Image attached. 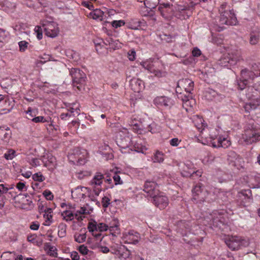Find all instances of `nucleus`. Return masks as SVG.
Here are the masks:
<instances>
[{"label": "nucleus", "instance_id": "obj_1", "mask_svg": "<svg viewBox=\"0 0 260 260\" xmlns=\"http://www.w3.org/2000/svg\"><path fill=\"white\" fill-rule=\"evenodd\" d=\"M242 138L247 144L260 141V129H257V124L253 120L247 122Z\"/></svg>", "mask_w": 260, "mask_h": 260}, {"label": "nucleus", "instance_id": "obj_2", "mask_svg": "<svg viewBox=\"0 0 260 260\" xmlns=\"http://www.w3.org/2000/svg\"><path fill=\"white\" fill-rule=\"evenodd\" d=\"M227 246L232 250H238L249 245L248 241L239 236H228L224 239Z\"/></svg>", "mask_w": 260, "mask_h": 260}, {"label": "nucleus", "instance_id": "obj_3", "mask_svg": "<svg viewBox=\"0 0 260 260\" xmlns=\"http://www.w3.org/2000/svg\"><path fill=\"white\" fill-rule=\"evenodd\" d=\"M192 192V200L194 203L198 204L202 203L204 201L210 202V200L208 199L209 193L201 184L194 186Z\"/></svg>", "mask_w": 260, "mask_h": 260}, {"label": "nucleus", "instance_id": "obj_4", "mask_svg": "<svg viewBox=\"0 0 260 260\" xmlns=\"http://www.w3.org/2000/svg\"><path fill=\"white\" fill-rule=\"evenodd\" d=\"M70 75L72 78L73 86L81 90L86 78L85 74L79 69L72 68L70 71Z\"/></svg>", "mask_w": 260, "mask_h": 260}, {"label": "nucleus", "instance_id": "obj_5", "mask_svg": "<svg viewBox=\"0 0 260 260\" xmlns=\"http://www.w3.org/2000/svg\"><path fill=\"white\" fill-rule=\"evenodd\" d=\"M42 27L45 35L51 38L56 37L59 32L58 27L54 22L44 20L42 22Z\"/></svg>", "mask_w": 260, "mask_h": 260}, {"label": "nucleus", "instance_id": "obj_6", "mask_svg": "<svg viewBox=\"0 0 260 260\" xmlns=\"http://www.w3.org/2000/svg\"><path fill=\"white\" fill-rule=\"evenodd\" d=\"M104 177L101 173H97L93 179L90 182V185L92 186L93 192L95 196H98L102 189L99 186H100L103 182Z\"/></svg>", "mask_w": 260, "mask_h": 260}, {"label": "nucleus", "instance_id": "obj_7", "mask_svg": "<svg viewBox=\"0 0 260 260\" xmlns=\"http://www.w3.org/2000/svg\"><path fill=\"white\" fill-rule=\"evenodd\" d=\"M237 197L242 206H247L252 200L251 190L250 189L242 190L238 192Z\"/></svg>", "mask_w": 260, "mask_h": 260}, {"label": "nucleus", "instance_id": "obj_8", "mask_svg": "<svg viewBox=\"0 0 260 260\" xmlns=\"http://www.w3.org/2000/svg\"><path fill=\"white\" fill-rule=\"evenodd\" d=\"M219 22L221 24L235 25L237 23V20L234 11L227 12L220 15Z\"/></svg>", "mask_w": 260, "mask_h": 260}, {"label": "nucleus", "instance_id": "obj_9", "mask_svg": "<svg viewBox=\"0 0 260 260\" xmlns=\"http://www.w3.org/2000/svg\"><path fill=\"white\" fill-rule=\"evenodd\" d=\"M193 87L194 83L192 81L187 78L182 79L179 80L177 83L176 92H179V88L184 90V92H191L193 90Z\"/></svg>", "mask_w": 260, "mask_h": 260}, {"label": "nucleus", "instance_id": "obj_10", "mask_svg": "<svg viewBox=\"0 0 260 260\" xmlns=\"http://www.w3.org/2000/svg\"><path fill=\"white\" fill-rule=\"evenodd\" d=\"M154 204L160 209H165L169 204L168 198L163 193L158 192L156 196L152 197Z\"/></svg>", "mask_w": 260, "mask_h": 260}, {"label": "nucleus", "instance_id": "obj_11", "mask_svg": "<svg viewBox=\"0 0 260 260\" xmlns=\"http://www.w3.org/2000/svg\"><path fill=\"white\" fill-rule=\"evenodd\" d=\"M143 190L150 197L156 196L158 194L159 190L156 183L153 181H146L144 186Z\"/></svg>", "mask_w": 260, "mask_h": 260}, {"label": "nucleus", "instance_id": "obj_12", "mask_svg": "<svg viewBox=\"0 0 260 260\" xmlns=\"http://www.w3.org/2000/svg\"><path fill=\"white\" fill-rule=\"evenodd\" d=\"M74 155L79 165H84L86 161L88 152L84 149L77 148L74 150Z\"/></svg>", "mask_w": 260, "mask_h": 260}, {"label": "nucleus", "instance_id": "obj_13", "mask_svg": "<svg viewBox=\"0 0 260 260\" xmlns=\"http://www.w3.org/2000/svg\"><path fill=\"white\" fill-rule=\"evenodd\" d=\"M154 105L158 107L170 108L173 105L172 100L165 96H157L153 101Z\"/></svg>", "mask_w": 260, "mask_h": 260}, {"label": "nucleus", "instance_id": "obj_14", "mask_svg": "<svg viewBox=\"0 0 260 260\" xmlns=\"http://www.w3.org/2000/svg\"><path fill=\"white\" fill-rule=\"evenodd\" d=\"M238 60L237 57H232L229 54L221 57L218 61V64L221 67H229V66L235 64Z\"/></svg>", "mask_w": 260, "mask_h": 260}, {"label": "nucleus", "instance_id": "obj_15", "mask_svg": "<svg viewBox=\"0 0 260 260\" xmlns=\"http://www.w3.org/2000/svg\"><path fill=\"white\" fill-rule=\"evenodd\" d=\"M131 142V138L128 136H122L120 134L119 136H117L116 143L121 150L129 148Z\"/></svg>", "mask_w": 260, "mask_h": 260}, {"label": "nucleus", "instance_id": "obj_16", "mask_svg": "<svg viewBox=\"0 0 260 260\" xmlns=\"http://www.w3.org/2000/svg\"><path fill=\"white\" fill-rule=\"evenodd\" d=\"M130 86L136 92H139L144 87V82L138 78H133L129 81Z\"/></svg>", "mask_w": 260, "mask_h": 260}, {"label": "nucleus", "instance_id": "obj_17", "mask_svg": "<svg viewBox=\"0 0 260 260\" xmlns=\"http://www.w3.org/2000/svg\"><path fill=\"white\" fill-rule=\"evenodd\" d=\"M190 223L185 220H180L177 223L178 231L183 236L186 235L190 230Z\"/></svg>", "mask_w": 260, "mask_h": 260}, {"label": "nucleus", "instance_id": "obj_18", "mask_svg": "<svg viewBox=\"0 0 260 260\" xmlns=\"http://www.w3.org/2000/svg\"><path fill=\"white\" fill-rule=\"evenodd\" d=\"M231 145V142L225 138H222L219 136L217 138V142L213 141L212 142V145L213 147H223L224 148L228 147Z\"/></svg>", "mask_w": 260, "mask_h": 260}, {"label": "nucleus", "instance_id": "obj_19", "mask_svg": "<svg viewBox=\"0 0 260 260\" xmlns=\"http://www.w3.org/2000/svg\"><path fill=\"white\" fill-rule=\"evenodd\" d=\"M125 238L128 243L136 244L139 241L140 235L138 233L132 231L128 233V235H126Z\"/></svg>", "mask_w": 260, "mask_h": 260}, {"label": "nucleus", "instance_id": "obj_20", "mask_svg": "<svg viewBox=\"0 0 260 260\" xmlns=\"http://www.w3.org/2000/svg\"><path fill=\"white\" fill-rule=\"evenodd\" d=\"M259 105L260 99L257 98L246 103L244 106V108L246 112H250L251 111L256 109Z\"/></svg>", "mask_w": 260, "mask_h": 260}, {"label": "nucleus", "instance_id": "obj_21", "mask_svg": "<svg viewBox=\"0 0 260 260\" xmlns=\"http://www.w3.org/2000/svg\"><path fill=\"white\" fill-rule=\"evenodd\" d=\"M0 138L6 143H8L11 138V133L9 128L6 129L0 128Z\"/></svg>", "mask_w": 260, "mask_h": 260}, {"label": "nucleus", "instance_id": "obj_22", "mask_svg": "<svg viewBox=\"0 0 260 260\" xmlns=\"http://www.w3.org/2000/svg\"><path fill=\"white\" fill-rule=\"evenodd\" d=\"M195 169L193 164L190 161H187L183 165L181 174L183 176L187 177L186 174L191 173L192 171L193 172Z\"/></svg>", "mask_w": 260, "mask_h": 260}, {"label": "nucleus", "instance_id": "obj_23", "mask_svg": "<svg viewBox=\"0 0 260 260\" xmlns=\"http://www.w3.org/2000/svg\"><path fill=\"white\" fill-rule=\"evenodd\" d=\"M87 229L90 232L92 233V235L96 238H99L101 236L100 233H94L97 232V222L95 221L89 222L88 224Z\"/></svg>", "mask_w": 260, "mask_h": 260}, {"label": "nucleus", "instance_id": "obj_24", "mask_svg": "<svg viewBox=\"0 0 260 260\" xmlns=\"http://www.w3.org/2000/svg\"><path fill=\"white\" fill-rule=\"evenodd\" d=\"M218 11L220 15L223 14H225L227 12H231L233 11V10L227 3L223 2L219 7Z\"/></svg>", "mask_w": 260, "mask_h": 260}, {"label": "nucleus", "instance_id": "obj_25", "mask_svg": "<svg viewBox=\"0 0 260 260\" xmlns=\"http://www.w3.org/2000/svg\"><path fill=\"white\" fill-rule=\"evenodd\" d=\"M259 40V32L252 31L250 34L249 43L252 45H256Z\"/></svg>", "mask_w": 260, "mask_h": 260}, {"label": "nucleus", "instance_id": "obj_26", "mask_svg": "<svg viewBox=\"0 0 260 260\" xmlns=\"http://www.w3.org/2000/svg\"><path fill=\"white\" fill-rule=\"evenodd\" d=\"M178 97L183 102H187L192 99V93L189 92L180 91L178 93Z\"/></svg>", "mask_w": 260, "mask_h": 260}, {"label": "nucleus", "instance_id": "obj_27", "mask_svg": "<svg viewBox=\"0 0 260 260\" xmlns=\"http://www.w3.org/2000/svg\"><path fill=\"white\" fill-rule=\"evenodd\" d=\"M8 188L5 187L3 184H0V209L2 208L5 205V197L3 194L7 192Z\"/></svg>", "mask_w": 260, "mask_h": 260}, {"label": "nucleus", "instance_id": "obj_28", "mask_svg": "<svg viewBox=\"0 0 260 260\" xmlns=\"http://www.w3.org/2000/svg\"><path fill=\"white\" fill-rule=\"evenodd\" d=\"M104 13L100 9H95L92 12L90 13V15L93 19H100L102 20Z\"/></svg>", "mask_w": 260, "mask_h": 260}, {"label": "nucleus", "instance_id": "obj_29", "mask_svg": "<svg viewBox=\"0 0 260 260\" xmlns=\"http://www.w3.org/2000/svg\"><path fill=\"white\" fill-rule=\"evenodd\" d=\"M52 209L50 208H47L44 210L45 213L44 214V217L46 219V222L49 221L48 223L45 224V225H49L50 223L52 222L51 219L52 218Z\"/></svg>", "mask_w": 260, "mask_h": 260}, {"label": "nucleus", "instance_id": "obj_30", "mask_svg": "<svg viewBox=\"0 0 260 260\" xmlns=\"http://www.w3.org/2000/svg\"><path fill=\"white\" fill-rule=\"evenodd\" d=\"M152 160L153 162H162L164 160V154L158 150L156 151L154 154Z\"/></svg>", "mask_w": 260, "mask_h": 260}, {"label": "nucleus", "instance_id": "obj_31", "mask_svg": "<svg viewBox=\"0 0 260 260\" xmlns=\"http://www.w3.org/2000/svg\"><path fill=\"white\" fill-rule=\"evenodd\" d=\"M203 172L202 170H198L196 169L192 172L189 173V174H186L187 175V177H190L192 179H199L200 177H201L202 175Z\"/></svg>", "mask_w": 260, "mask_h": 260}, {"label": "nucleus", "instance_id": "obj_32", "mask_svg": "<svg viewBox=\"0 0 260 260\" xmlns=\"http://www.w3.org/2000/svg\"><path fill=\"white\" fill-rule=\"evenodd\" d=\"M61 215L63 216V219L66 221H71L74 219V214L72 212L66 210L61 213Z\"/></svg>", "mask_w": 260, "mask_h": 260}, {"label": "nucleus", "instance_id": "obj_33", "mask_svg": "<svg viewBox=\"0 0 260 260\" xmlns=\"http://www.w3.org/2000/svg\"><path fill=\"white\" fill-rule=\"evenodd\" d=\"M125 249V247L123 245L117 246L116 248L111 247L110 251L111 253L119 256V254L121 253V252L124 250Z\"/></svg>", "mask_w": 260, "mask_h": 260}, {"label": "nucleus", "instance_id": "obj_34", "mask_svg": "<svg viewBox=\"0 0 260 260\" xmlns=\"http://www.w3.org/2000/svg\"><path fill=\"white\" fill-rule=\"evenodd\" d=\"M248 84V80L247 79H240L239 80H237L238 88L240 90L245 89Z\"/></svg>", "mask_w": 260, "mask_h": 260}, {"label": "nucleus", "instance_id": "obj_35", "mask_svg": "<svg viewBox=\"0 0 260 260\" xmlns=\"http://www.w3.org/2000/svg\"><path fill=\"white\" fill-rule=\"evenodd\" d=\"M17 0H5L4 5L10 9H13L16 7Z\"/></svg>", "mask_w": 260, "mask_h": 260}, {"label": "nucleus", "instance_id": "obj_36", "mask_svg": "<svg viewBox=\"0 0 260 260\" xmlns=\"http://www.w3.org/2000/svg\"><path fill=\"white\" fill-rule=\"evenodd\" d=\"M86 234H76L74 235V239L75 240L79 243L84 242L86 240Z\"/></svg>", "mask_w": 260, "mask_h": 260}, {"label": "nucleus", "instance_id": "obj_37", "mask_svg": "<svg viewBox=\"0 0 260 260\" xmlns=\"http://www.w3.org/2000/svg\"><path fill=\"white\" fill-rule=\"evenodd\" d=\"M121 47L120 42L118 40H114L112 38V41L109 46V48L112 50L118 49Z\"/></svg>", "mask_w": 260, "mask_h": 260}, {"label": "nucleus", "instance_id": "obj_38", "mask_svg": "<svg viewBox=\"0 0 260 260\" xmlns=\"http://www.w3.org/2000/svg\"><path fill=\"white\" fill-rule=\"evenodd\" d=\"M251 69L254 74L257 76V73L260 72V63H253L251 64Z\"/></svg>", "mask_w": 260, "mask_h": 260}, {"label": "nucleus", "instance_id": "obj_39", "mask_svg": "<svg viewBox=\"0 0 260 260\" xmlns=\"http://www.w3.org/2000/svg\"><path fill=\"white\" fill-rule=\"evenodd\" d=\"M32 179L36 181L42 182L45 180V177L40 172H39L32 175Z\"/></svg>", "mask_w": 260, "mask_h": 260}, {"label": "nucleus", "instance_id": "obj_40", "mask_svg": "<svg viewBox=\"0 0 260 260\" xmlns=\"http://www.w3.org/2000/svg\"><path fill=\"white\" fill-rule=\"evenodd\" d=\"M43 27L42 26H37L35 28V31L37 34V37L39 40L42 39L43 35Z\"/></svg>", "mask_w": 260, "mask_h": 260}, {"label": "nucleus", "instance_id": "obj_41", "mask_svg": "<svg viewBox=\"0 0 260 260\" xmlns=\"http://www.w3.org/2000/svg\"><path fill=\"white\" fill-rule=\"evenodd\" d=\"M19 50L21 52H24L27 49L28 43L25 41H21L18 43Z\"/></svg>", "mask_w": 260, "mask_h": 260}, {"label": "nucleus", "instance_id": "obj_42", "mask_svg": "<svg viewBox=\"0 0 260 260\" xmlns=\"http://www.w3.org/2000/svg\"><path fill=\"white\" fill-rule=\"evenodd\" d=\"M134 150L138 152L144 153L146 150V148L145 146H140L138 144H135L134 146Z\"/></svg>", "mask_w": 260, "mask_h": 260}, {"label": "nucleus", "instance_id": "obj_43", "mask_svg": "<svg viewBox=\"0 0 260 260\" xmlns=\"http://www.w3.org/2000/svg\"><path fill=\"white\" fill-rule=\"evenodd\" d=\"M141 65L145 69L148 70L150 72L152 69L153 66L150 61H144L141 63Z\"/></svg>", "mask_w": 260, "mask_h": 260}, {"label": "nucleus", "instance_id": "obj_44", "mask_svg": "<svg viewBox=\"0 0 260 260\" xmlns=\"http://www.w3.org/2000/svg\"><path fill=\"white\" fill-rule=\"evenodd\" d=\"M108 229V225L104 223H97V232H100L107 231Z\"/></svg>", "mask_w": 260, "mask_h": 260}, {"label": "nucleus", "instance_id": "obj_45", "mask_svg": "<svg viewBox=\"0 0 260 260\" xmlns=\"http://www.w3.org/2000/svg\"><path fill=\"white\" fill-rule=\"evenodd\" d=\"M149 7L151 8H155L159 3V0H146Z\"/></svg>", "mask_w": 260, "mask_h": 260}, {"label": "nucleus", "instance_id": "obj_46", "mask_svg": "<svg viewBox=\"0 0 260 260\" xmlns=\"http://www.w3.org/2000/svg\"><path fill=\"white\" fill-rule=\"evenodd\" d=\"M32 121L35 123H39V122H42L44 123L46 122H48V120H46L44 117L40 116L38 117H35L34 118H32Z\"/></svg>", "mask_w": 260, "mask_h": 260}, {"label": "nucleus", "instance_id": "obj_47", "mask_svg": "<svg viewBox=\"0 0 260 260\" xmlns=\"http://www.w3.org/2000/svg\"><path fill=\"white\" fill-rule=\"evenodd\" d=\"M43 196L48 200H52L53 199V195L52 193L49 190H45L43 193Z\"/></svg>", "mask_w": 260, "mask_h": 260}, {"label": "nucleus", "instance_id": "obj_48", "mask_svg": "<svg viewBox=\"0 0 260 260\" xmlns=\"http://www.w3.org/2000/svg\"><path fill=\"white\" fill-rule=\"evenodd\" d=\"M110 204V200L109 198L105 196L102 198V204L104 208H107Z\"/></svg>", "mask_w": 260, "mask_h": 260}, {"label": "nucleus", "instance_id": "obj_49", "mask_svg": "<svg viewBox=\"0 0 260 260\" xmlns=\"http://www.w3.org/2000/svg\"><path fill=\"white\" fill-rule=\"evenodd\" d=\"M26 113L27 114V118L29 120H31V121L32 118H34V116L36 115L35 112L32 111V110L30 107L28 108L27 110L26 111Z\"/></svg>", "mask_w": 260, "mask_h": 260}, {"label": "nucleus", "instance_id": "obj_50", "mask_svg": "<svg viewBox=\"0 0 260 260\" xmlns=\"http://www.w3.org/2000/svg\"><path fill=\"white\" fill-rule=\"evenodd\" d=\"M46 247L49 249V253L50 255L53 256H56L57 255V253L55 252L56 248L54 246H52L48 243L46 244Z\"/></svg>", "mask_w": 260, "mask_h": 260}, {"label": "nucleus", "instance_id": "obj_51", "mask_svg": "<svg viewBox=\"0 0 260 260\" xmlns=\"http://www.w3.org/2000/svg\"><path fill=\"white\" fill-rule=\"evenodd\" d=\"M125 24V22L123 20H114L112 22V26L117 28L119 27H120L122 25H124Z\"/></svg>", "mask_w": 260, "mask_h": 260}, {"label": "nucleus", "instance_id": "obj_52", "mask_svg": "<svg viewBox=\"0 0 260 260\" xmlns=\"http://www.w3.org/2000/svg\"><path fill=\"white\" fill-rule=\"evenodd\" d=\"M194 120L197 121V123H195V125L196 126V127L199 129H201L202 127L203 126V119L202 118L200 117L199 116H197V120Z\"/></svg>", "mask_w": 260, "mask_h": 260}, {"label": "nucleus", "instance_id": "obj_53", "mask_svg": "<svg viewBox=\"0 0 260 260\" xmlns=\"http://www.w3.org/2000/svg\"><path fill=\"white\" fill-rule=\"evenodd\" d=\"M250 72L248 70L245 69L242 70L241 71V79H247V77L249 76Z\"/></svg>", "mask_w": 260, "mask_h": 260}, {"label": "nucleus", "instance_id": "obj_54", "mask_svg": "<svg viewBox=\"0 0 260 260\" xmlns=\"http://www.w3.org/2000/svg\"><path fill=\"white\" fill-rule=\"evenodd\" d=\"M129 255H130V251L127 249H126L125 248L124 250H123L121 252V253L119 254V256L120 257L126 258L129 257Z\"/></svg>", "mask_w": 260, "mask_h": 260}, {"label": "nucleus", "instance_id": "obj_55", "mask_svg": "<svg viewBox=\"0 0 260 260\" xmlns=\"http://www.w3.org/2000/svg\"><path fill=\"white\" fill-rule=\"evenodd\" d=\"M79 251L81 253H82L83 255L87 254L88 253V252L89 251L88 249H87V247L85 246L84 245H82L79 246Z\"/></svg>", "mask_w": 260, "mask_h": 260}, {"label": "nucleus", "instance_id": "obj_56", "mask_svg": "<svg viewBox=\"0 0 260 260\" xmlns=\"http://www.w3.org/2000/svg\"><path fill=\"white\" fill-rule=\"evenodd\" d=\"M15 151L13 150H10L8 153L5 154V157L7 159H12L14 157Z\"/></svg>", "mask_w": 260, "mask_h": 260}, {"label": "nucleus", "instance_id": "obj_57", "mask_svg": "<svg viewBox=\"0 0 260 260\" xmlns=\"http://www.w3.org/2000/svg\"><path fill=\"white\" fill-rule=\"evenodd\" d=\"M113 178L115 181V185L121 184L122 183V181H121L120 179V177L117 174H115L113 177Z\"/></svg>", "mask_w": 260, "mask_h": 260}, {"label": "nucleus", "instance_id": "obj_58", "mask_svg": "<svg viewBox=\"0 0 260 260\" xmlns=\"http://www.w3.org/2000/svg\"><path fill=\"white\" fill-rule=\"evenodd\" d=\"M181 142V140H179L178 138H173L170 141V143L171 145L173 146H177L179 143Z\"/></svg>", "mask_w": 260, "mask_h": 260}, {"label": "nucleus", "instance_id": "obj_59", "mask_svg": "<svg viewBox=\"0 0 260 260\" xmlns=\"http://www.w3.org/2000/svg\"><path fill=\"white\" fill-rule=\"evenodd\" d=\"M40 226V224L38 221H34L32 222L30 225V229L32 230H37L39 229Z\"/></svg>", "mask_w": 260, "mask_h": 260}, {"label": "nucleus", "instance_id": "obj_60", "mask_svg": "<svg viewBox=\"0 0 260 260\" xmlns=\"http://www.w3.org/2000/svg\"><path fill=\"white\" fill-rule=\"evenodd\" d=\"M39 160L37 158H33L30 160L29 163L33 167H37L39 165Z\"/></svg>", "mask_w": 260, "mask_h": 260}, {"label": "nucleus", "instance_id": "obj_61", "mask_svg": "<svg viewBox=\"0 0 260 260\" xmlns=\"http://www.w3.org/2000/svg\"><path fill=\"white\" fill-rule=\"evenodd\" d=\"M150 72L154 74L155 76L158 77H160L162 76V73L160 70H155L153 69V68H152Z\"/></svg>", "mask_w": 260, "mask_h": 260}, {"label": "nucleus", "instance_id": "obj_62", "mask_svg": "<svg viewBox=\"0 0 260 260\" xmlns=\"http://www.w3.org/2000/svg\"><path fill=\"white\" fill-rule=\"evenodd\" d=\"M128 58L130 60H134L135 59L136 52L134 50H131L128 53Z\"/></svg>", "mask_w": 260, "mask_h": 260}, {"label": "nucleus", "instance_id": "obj_63", "mask_svg": "<svg viewBox=\"0 0 260 260\" xmlns=\"http://www.w3.org/2000/svg\"><path fill=\"white\" fill-rule=\"evenodd\" d=\"M192 54L193 56L198 57L201 54V51L199 49L195 48L192 50Z\"/></svg>", "mask_w": 260, "mask_h": 260}, {"label": "nucleus", "instance_id": "obj_64", "mask_svg": "<svg viewBox=\"0 0 260 260\" xmlns=\"http://www.w3.org/2000/svg\"><path fill=\"white\" fill-rule=\"evenodd\" d=\"M71 257L72 260H79V255L76 251H73L71 254Z\"/></svg>", "mask_w": 260, "mask_h": 260}]
</instances>
